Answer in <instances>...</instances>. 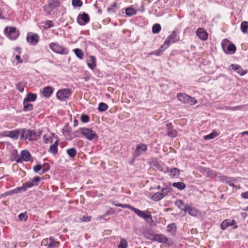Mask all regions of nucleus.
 Returning a JSON list of instances; mask_svg holds the SVG:
<instances>
[{
  "label": "nucleus",
  "instance_id": "1",
  "mask_svg": "<svg viewBox=\"0 0 248 248\" xmlns=\"http://www.w3.org/2000/svg\"><path fill=\"white\" fill-rule=\"evenodd\" d=\"M115 206L121 207L124 208L130 209L133 211L139 217L144 219L145 220L149 222V220L153 222V219L152 216L150 214L149 212L147 211H142L136 208L129 204H121L118 203V204H115Z\"/></svg>",
  "mask_w": 248,
  "mask_h": 248
},
{
  "label": "nucleus",
  "instance_id": "2",
  "mask_svg": "<svg viewBox=\"0 0 248 248\" xmlns=\"http://www.w3.org/2000/svg\"><path fill=\"white\" fill-rule=\"evenodd\" d=\"M21 140L33 141L37 140L41 135V132L36 133L34 131L26 129H21Z\"/></svg>",
  "mask_w": 248,
  "mask_h": 248
},
{
  "label": "nucleus",
  "instance_id": "3",
  "mask_svg": "<svg viewBox=\"0 0 248 248\" xmlns=\"http://www.w3.org/2000/svg\"><path fill=\"white\" fill-rule=\"evenodd\" d=\"M177 97L179 100L189 105H194L197 103V100L194 98L183 93L177 94Z\"/></svg>",
  "mask_w": 248,
  "mask_h": 248
},
{
  "label": "nucleus",
  "instance_id": "4",
  "mask_svg": "<svg viewBox=\"0 0 248 248\" xmlns=\"http://www.w3.org/2000/svg\"><path fill=\"white\" fill-rule=\"evenodd\" d=\"M4 31L7 37L11 40L16 39L19 35V32L15 27H6Z\"/></svg>",
  "mask_w": 248,
  "mask_h": 248
},
{
  "label": "nucleus",
  "instance_id": "5",
  "mask_svg": "<svg viewBox=\"0 0 248 248\" xmlns=\"http://www.w3.org/2000/svg\"><path fill=\"white\" fill-rule=\"evenodd\" d=\"M49 48L54 52L62 54H66L67 53V50L59 44L56 43H51L49 44Z\"/></svg>",
  "mask_w": 248,
  "mask_h": 248
},
{
  "label": "nucleus",
  "instance_id": "6",
  "mask_svg": "<svg viewBox=\"0 0 248 248\" xmlns=\"http://www.w3.org/2000/svg\"><path fill=\"white\" fill-rule=\"evenodd\" d=\"M80 130L81 134L89 140H92L94 139H97L98 138V136L95 132L91 129L81 128Z\"/></svg>",
  "mask_w": 248,
  "mask_h": 248
},
{
  "label": "nucleus",
  "instance_id": "7",
  "mask_svg": "<svg viewBox=\"0 0 248 248\" xmlns=\"http://www.w3.org/2000/svg\"><path fill=\"white\" fill-rule=\"evenodd\" d=\"M170 192V188H163L161 192L155 193L152 196V199L155 201H158L163 199Z\"/></svg>",
  "mask_w": 248,
  "mask_h": 248
},
{
  "label": "nucleus",
  "instance_id": "8",
  "mask_svg": "<svg viewBox=\"0 0 248 248\" xmlns=\"http://www.w3.org/2000/svg\"><path fill=\"white\" fill-rule=\"evenodd\" d=\"M34 186V184L33 183L32 181H29L26 182L25 184L23 185V186L20 187H17L16 188L10 191L9 193L10 194H14L18 193L22 191H25L26 190L27 188L31 187L32 186Z\"/></svg>",
  "mask_w": 248,
  "mask_h": 248
},
{
  "label": "nucleus",
  "instance_id": "9",
  "mask_svg": "<svg viewBox=\"0 0 248 248\" xmlns=\"http://www.w3.org/2000/svg\"><path fill=\"white\" fill-rule=\"evenodd\" d=\"M71 95V92L68 89L60 90L57 93V97L60 100H65Z\"/></svg>",
  "mask_w": 248,
  "mask_h": 248
},
{
  "label": "nucleus",
  "instance_id": "10",
  "mask_svg": "<svg viewBox=\"0 0 248 248\" xmlns=\"http://www.w3.org/2000/svg\"><path fill=\"white\" fill-rule=\"evenodd\" d=\"M39 37L38 34L33 33H28L27 36V42L31 45H35L39 42Z\"/></svg>",
  "mask_w": 248,
  "mask_h": 248
},
{
  "label": "nucleus",
  "instance_id": "11",
  "mask_svg": "<svg viewBox=\"0 0 248 248\" xmlns=\"http://www.w3.org/2000/svg\"><path fill=\"white\" fill-rule=\"evenodd\" d=\"M89 16L85 13L79 14L77 17V22L80 25H85L89 22Z\"/></svg>",
  "mask_w": 248,
  "mask_h": 248
},
{
  "label": "nucleus",
  "instance_id": "12",
  "mask_svg": "<svg viewBox=\"0 0 248 248\" xmlns=\"http://www.w3.org/2000/svg\"><path fill=\"white\" fill-rule=\"evenodd\" d=\"M31 155L30 153L27 150H23L21 153V157H16V161L17 162H21L22 160L28 161L31 159Z\"/></svg>",
  "mask_w": 248,
  "mask_h": 248
},
{
  "label": "nucleus",
  "instance_id": "13",
  "mask_svg": "<svg viewBox=\"0 0 248 248\" xmlns=\"http://www.w3.org/2000/svg\"><path fill=\"white\" fill-rule=\"evenodd\" d=\"M59 4V1H49L48 4L44 6V9L47 13L49 14L54 8L58 7Z\"/></svg>",
  "mask_w": 248,
  "mask_h": 248
},
{
  "label": "nucleus",
  "instance_id": "14",
  "mask_svg": "<svg viewBox=\"0 0 248 248\" xmlns=\"http://www.w3.org/2000/svg\"><path fill=\"white\" fill-rule=\"evenodd\" d=\"M147 150V146L143 143H140L136 147L134 155L135 157L138 156L145 152Z\"/></svg>",
  "mask_w": 248,
  "mask_h": 248
},
{
  "label": "nucleus",
  "instance_id": "15",
  "mask_svg": "<svg viewBox=\"0 0 248 248\" xmlns=\"http://www.w3.org/2000/svg\"><path fill=\"white\" fill-rule=\"evenodd\" d=\"M21 129L5 132L4 135L14 140H17L19 136L21 137Z\"/></svg>",
  "mask_w": 248,
  "mask_h": 248
},
{
  "label": "nucleus",
  "instance_id": "16",
  "mask_svg": "<svg viewBox=\"0 0 248 248\" xmlns=\"http://www.w3.org/2000/svg\"><path fill=\"white\" fill-rule=\"evenodd\" d=\"M236 222L234 220L226 219L223 221L221 224L220 228L222 230H224L226 229L228 226H233L234 229H236L237 227V225H235Z\"/></svg>",
  "mask_w": 248,
  "mask_h": 248
},
{
  "label": "nucleus",
  "instance_id": "17",
  "mask_svg": "<svg viewBox=\"0 0 248 248\" xmlns=\"http://www.w3.org/2000/svg\"><path fill=\"white\" fill-rule=\"evenodd\" d=\"M49 243H48L47 241L48 239H46V240H43L42 243L44 245H47L48 248H52L58 247L59 245V242H56L53 239V237H50L49 238Z\"/></svg>",
  "mask_w": 248,
  "mask_h": 248
},
{
  "label": "nucleus",
  "instance_id": "18",
  "mask_svg": "<svg viewBox=\"0 0 248 248\" xmlns=\"http://www.w3.org/2000/svg\"><path fill=\"white\" fill-rule=\"evenodd\" d=\"M197 35L202 40H206L208 38V34L202 28H199L196 31Z\"/></svg>",
  "mask_w": 248,
  "mask_h": 248
},
{
  "label": "nucleus",
  "instance_id": "19",
  "mask_svg": "<svg viewBox=\"0 0 248 248\" xmlns=\"http://www.w3.org/2000/svg\"><path fill=\"white\" fill-rule=\"evenodd\" d=\"M167 128V135L170 137L174 138L177 135V132L172 129V124L171 123H168L166 124Z\"/></svg>",
  "mask_w": 248,
  "mask_h": 248
},
{
  "label": "nucleus",
  "instance_id": "20",
  "mask_svg": "<svg viewBox=\"0 0 248 248\" xmlns=\"http://www.w3.org/2000/svg\"><path fill=\"white\" fill-rule=\"evenodd\" d=\"M154 240L160 243H166L168 239L167 237L162 234H156L154 237Z\"/></svg>",
  "mask_w": 248,
  "mask_h": 248
},
{
  "label": "nucleus",
  "instance_id": "21",
  "mask_svg": "<svg viewBox=\"0 0 248 248\" xmlns=\"http://www.w3.org/2000/svg\"><path fill=\"white\" fill-rule=\"evenodd\" d=\"M53 92V90L52 88L49 86H47L43 89L42 90V94L44 96L48 97L52 94Z\"/></svg>",
  "mask_w": 248,
  "mask_h": 248
},
{
  "label": "nucleus",
  "instance_id": "22",
  "mask_svg": "<svg viewBox=\"0 0 248 248\" xmlns=\"http://www.w3.org/2000/svg\"><path fill=\"white\" fill-rule=\"evenodd\" d=\"M88 66L92 69H94L96 65V59L94 56H90L87 62Z\"/></svg>",
  "mask_w": 248,
  "mask_h": 248
},
{
  "label": "nucleus",
  "instance_id": "23",
  "mask_svg": "<svg viewBox=\"0 0 248 248\" xmlns=\"http://www.w3.org/2000/svg\"><path fill=\"white\" fill-rule=\"evenodd\" d=\"M175 205L182 211H186L187 205L184 204V202L181 200H177L175 202Z\"/></svg>",
  "mask_w": 248,
  "mask_h": 248
},
{
  "label": "nucleus",
  "instance_id": "24",
  "mask_svg": "<svg viewBox=\"0 0 248 248\" xmlns=\"http://www.w3.org/2000/svg\"><path fill=\"white\" fill-rule=\"evenodd\" d=\"M231 66L232 67V68L237 72V73H238L240 75H245L246 72L241 67L237 64H232Z\"/></svg>",
  "mask_w": 248,
  "mask_h": 248
},
{
  "label": "nucleus",
  "instance_id": "25",
  "mask_svg": "<svg viewBox=\"0 0 248 248\" xmlns=\"http://www.w3.org/2000/svg\"><path fill=\"white\" fill-rule=\"evenodd\" d=\"M59 144V140H56L54 143L50 146L49 148V151L51 153L54 154H56L58 152V145Z\"/></svg>",
  "mask_w": 248,
  "mask_h": 248
},
{
  "label": "nucleus",
  "instance_id": "26",
  "mask_svg": "<svg viewBox=\"0 0 248 248\" xmlns=\"http://www.w3.org/2000/svg\"><path fill=\"white\" fill-rule=\"evenodd\" d=\"M186 212H187L190 215L192 216H195L197 214L196 209L190 205H187Z\"/></svg>",
  "mask_w": 248,
  "mask_h": 248
},
{
  "label": "nucleus",
  "instance_id": "27",
  "mask_svg": "<svg viewBox=\"0 0 248 248\" xmlns=\"http://www.w3.org/2000/svg\"><path fill=\"white\" fill-rule=\"evenodd\" d=\"M172 186L180 190H183L186 187V185L181 182L173 183Z\"/></svg>",
  "mask_w": 248,
  "mask_h": 248
},
{
  "label": "nucleus",
  "instance_id": "28",
  "mask_svg": "<svg viewBox=\"0 0 248 248\" xmlns=\"http://www.w3.org/2000/svg\"><path fill=\"white\" fill-rule=\"evenodd\" d=\"M37 97L36 94H28L27 97L24 99L25 102H29L30 101H34Z\"/></svg>",
  "mask_w": 248,
  "mask_h": 248
},
{
  "label": "nucleus",
  "instance_id": "29",
  "mask_svg": "<svg viewBox=\"0 0 248 248\" xmlns=\"http://www.w3.org/2000/svg\"><path fill=\"white\" fill-rule=\"evenodd\" d=\"M137 10L132 7L127 8L125 9V13L128 16H132L136 14Z\"/></svg>",
  "mask_w": 248,
  "mask_h": 248
},
{
  "label": "nucleus",
  "instance_id": "30",
  "mask_svg": "<svg viewBox=\"0 0 248 248\" xmlns=\"http://www.w3.org/2000/svg\"><path fill=\"white\" fill-rule=\"evenodd\" d=\"M53 137L54 135L52 134H46L44 136V141L46 143H51L53 140Z\"/></svg>",
  "mask_w": 248,
  "mask_h": 248
},
{
  "label": "nucleus",
  "instance_id": "31",
  "mask_svg": "<svg viewBox=\"0 0 248 248\" xmlns=\"http://www.w3.org/2000/svg\"><path fill=\"white\" fill-rule=\"evenodd\" d=\"M235 46L232 44H230L229 46H227L226 53H234L236 51Z\"/></svg>",
  "mask_w": 248,
  "mask_h": 248
},
{
  "label": "nucleus",
  "instance_id": "32",
  "mask_svg": "<svg viewBox=\"0 0 248 248\" xmlns=\"http://www.w3.org/2000/svg\"><path fill=\"white\" fill-rule=\"evenodd\" d=\"M180 170L177 168H173L170 171V175L171 177H177L179 176Z\"/></svg>",
  "mask_w": 248,
  "mask_h": 248
},
{
  "label": "nucleus",
  "instance_id": "33",
  "mask_svg": "<svg viewBox=\"0 0 248 248\" xmlns=\"http://www.w3.org/2000/svg\"><path fill=\"white\" fill-rule=\"evenodd\" d=\"M248 29V22L243 21L241 24V30L244 33H247V30Z\"/></svg>",
  "mask_w": 248,
  "mask_h": 248
},
{
  "label": "nucleus",
  "instance_id": "34",
  "mask_svg": "<svg viewBox=\"0 0 248 248\" xmlns=\"http://www.w3.org/2000/svg\"><path fill=\"white\" fill-rule=\"evenodd\" d=\"M75 55L80 59H82L83 58V52L81 49L76 48L74 50Z\"/></svg>",
  "mask_w": 248,
  "mask_h": 248
},
{
  "label": "nucleus",
  "instance_id": "35",
  "mask_svg": "<svg viewBox=\"0 0 248 248\" xmlns=\"http://www.w3.org/2000/svg\"><path fill=\"white\" fill-rule=\"evenodd\" d=\"M230 44V42L228 39H224L222 41L221 43L222 47L225 52H226L227 46H229Z\"/></svg>",
  "mask_w": 248,
  "mask_h": 248
},
{
  "label": "nucleus",
  "instance_id": "36",
  "mask_svg": "<svg viewBox=\"0 0 248 248\" xmlns=\"http://www.w3.org/2000/svg\"><path fill=\"white\" fill-rule=\"evenodd\" d=\"M108 106L106 104L101 102V103H99V107H98V109L99 111L103 112V111L106 110L108 109Z\"/></svg>",
  "mask_w": 248,
  "mask_h": 248
},
{
  "label": "nucleus",
  "instance_id": "37",
  "mask_svg": "<svg viewBox=\"0 0 248 248\" xmlns=\"http://www.w3.org/2000/svg\"><path fill=\"white\" fill-rule=\"evenodd\" d=\"M166 49L164 47H162V46H161L158 49L156 50L155 51L151 52L150 53H149V55H155L158 56V55H160Z\"/></svg>",
  "mask_w": 248,
  "mask_h": 248
},
{
  "label": "nucleus",
  "instance_id": "38",
  "mask_svg": "<svg viewBox=\"0 0 248 248\" xmlns=\"http://www.w3.org/2000/svg\"><path fill=\"white\" fill-rule=\"evenodd\" d=\"M24 110L25 111L31 110L33 108V106L31 104L29 103L28 102H25V100H24Z\"/></svg>",
  "mask_w": 248,
  "mask_h": 248
},
{
  "label": "nucleus",
  "instance_id": "39",
  "mask_svg": "<svg viewBox=\"0 0 248 248\" xmlns=\"http://www.w3.org/2000/svg\"><path fill=\"white\" fill-rule=\"evenodd\" d=\"M161 30V26L159 24H155L152 28V31L154 33H157Z\"/></svg>",
  "mask_w": 248,
  "mask_h": 248
},
{
  "label": "nucleus",
  "instance_id": "40",
  "mask_svg": "<svg viewBox=\"0 0 248 248\" xmlns=\"http://www.w3.org/2000/svg\"><path fill=\"white\" fill-rule=\"evenodd\" d=\"M67 153L70 157H73L76 155L77 151L74 148H70L67 150Z\"/></svg>",
  "mask_w": 248,
  "mask_h": 248
},
{
  "label": "nucleus",
  "instance_id": "41",
  "mask_svg": "<svg viewBox=\"0 0 248 248\" xmlns=\"http://www.w3.org/2000/svg\"><path fill=\"white\" fill-rule=\"evenodd\" d=\"M217 136V134L216 132H213L211 134L205 136L204 138L205 140H211L214 139Z\"/></svg>",
  "mask_w": 248,
  "mask_h": 248
},
{
  "label": "nucleus",
  "instance_id": "42",
  "mask_svg": "<svg viewBox=\"0 0 248 248\" xmlns=\"http://www.w3.org/2000/svg\"><path fill=\"white\" fill-rule=\"evenodd\" d=\"M224 181H225L226 182V183L229 185L230 186H234V180L233 179L224 177Z\"/></svg>",
  "mask_w": 248,
  "mask_h": 248
},
{
  "label": "nucleus",
  "instance_id": "43",
  "mask_svg": "<svg viewBox=\"0 0 248 248\" xmlns=\"http://www.w3.org/2000/svg\"><path fill=\"white\" fill-rule=\"evenodd\" d=\"M171 42V39L168 37L163 45H162L161 46H162V47H164L165 49H166L169 46Z\"/></svg>",
  "mask_w": 248,
  "mask_h": 248
},
{
  "label": "nucleus",
  "instance_id": "44",
  "mask_svg": "<svg viewBox=\"0 0 248 248\" xmlns=\"http://www.w3.org/2000/svg\"><path fill=\"white\" fill-rule=\"evenodd\" d=\"M176 36V32L173 31L168 36L170 39H171V42L174 43L176 41V39H175V37Z\"/></svg>",
  "mask_w": 248,
  "mask_h": 248
},
{
  "label": "nucleus",
  "instance_id": "45",
  "mask_svg": "<svg viewBox=\"0 0 248 248\" xmlns=\"http://www.w3.org/2000/svg\"><path fill=\"white\" fill-rule=\"evenodd\" d=\"M127 242L124 239L121 240L119 246V248H126L127 247Z\"/></svg>",
  "mask_w": 248,
  "mask_h": 248
},
{
  "label": "nucleus",
  "instance_id": "46",
  "mask_svg": "<svg viewBox=\"0 0 248 248\" xmlns=\"http://www.w3.org/2000/svg\"><path fill=\"white\" fill-rule=\"evenodd\" d=\"M16 88L19 91L22 92L24 91V85L23 83L19 82L16 84Z\"/></svg>",
  "mask_w": 248,
  "mask_h": 248
},
{
  "label": "nucleus",
  "instance_id": "47",
  "mask_svg": "<svg viewBox=\"0 0 248 248\" xmlns=\"http://www.w3.org/2000/svg\"><path fill=\"white\" fill-rule=\"evenodd\" d=\"M81 120L83 123H87L89 121V118L86 115L82 114L81 116Z\"/></svg>",
  "mask_w": 248,
  "mask_h": 248
},
{
  "label": "nucleus",
  "instance_id": "48",
  "mask_svg": "<svg viewBox=\"0 0 248 248\" xmlns=\"http://www.w3.org/2000/svg\"><path fill=\"white\" fill-rule=\"evenodd\" d=\"M72 5L74 7H81L82 5V1H72Z\"/></svg>",
  "mask_w": 248,
  "mask_h": 248
},
{
  "label": "nucleus",
  "instance_id": "49",
  "mask_svg": "<svg viewBox=\"0 0 248 248\" xmlns=\"http://www.w3.org/2000/svg\"><path fill=\"white\" fill-rule=\"evenodd\" d=\"M49 169V166L47 164H45L43 167L42 173H44Z\"/></svg>",
  "mask_w": 248,
  "mask_h": 248
},
{
  "label": "nucleus",
  "instance_id": "50",
  "mask_svg": "<svg viewBox=\"0 0 248 248\" xmlns=\"http://www.w3.org/2000/svg\"><path fill=\"white\" fill-rule=\"evenodd\" d=\"M40 180H41V178L37 176V177H34L32 180V181L33 183L34 184V185H37L38 182L40 181Z\"/></svg>",
  "mask_w": 248,
  "mask_h": 248
},
{
  "label": "nucleus",
  "instance_id": "51",
  "mask_svg": "<svg viewBox=\"0 0 248 248\" xmlns=\"http://www.w3.org/2000/svg\"><path fill=\"white\" fill-rule=\"evenodd\" d=\"M46 28H50L53 26L52 22L50 20H47L45 23Z\"/></svg>",
  "mask_w": 248,
  "mask_h": 248
},
{
  "label": "nucleus",
  "instance_id": "52",
  "mask_svg": "<svg viewBox=\"0 0 248 248\" xmlns=\"http://www.w3.org/2000/svg\"><path fill=\"white\" fill-rule=\"evenodd\" d=\"M18 217L20 220H26L27 218L26 215L24 213H21L19 215Z\"/></svg>",
  "mask_w": 248,
  "mask_h": 248
},
{
  "label": "nucleus",
  "instance_id": "53",
  "mask_svg": "<svg viewBox=\"0 0 248 248\" xmlns=\"http://www.w3.org/2000/svg\"><path fill=\"white\" fill-rule=\"evenodd\" d=\"M91 217L83 216L81 218V220L83 222H89L91 220Z\"/></svg>",
  "mask_w": 248,
  "mask_h": 248
},
{
  "label": "nucleus",
  "instance_id": "54",
  "mask_svg": "<svg viewBox=\"0 0 248 248\" xmlns=\"http://www.w3.org/2000/svg\"><path fill=\"white\" fill-rule=\"evenodd\" d=\"M41 168L42 166L41 165H37L36 166L34 167L33 170L35 172H37L41 170Z\"/></svg>",
  "mask_w": 248,
  "mask_h": 248
},
{
  "label": "nucleus",
  "instance_id": "55",
  "mask_svg": "<svg viewBox=\"0 0 248 248\" xmlns=\"http://www.w3.org/2000/svg\"><path fill=\"white\" fill-rule=\"evenodd\" d=\"M15 58L17 60L16 64L22 63L23 61L21 60V59L20 58V57L19 55H16L15 57Z\"/></svg>",
  "mask_w": 248,
  "mask_h": 248
},
{
  "label": "nucleus",
  "instance_id": "56",
  "mask_svg": "<svg viewBox=\"0 0 248 248\" xmlns=\"http://www.w3.org/2000/svg\"><path fill=\"white\" fill-rule=\"evenodd\" d=\"M241 195L244 199H248V191L242 193Z\"/></svg>",
  "mask_w": 248,
  "mask_h": 248
},
{
  "label": "nucleus",
  "instance_id": "57",
  "mask_svg": "<svg viewBox=\"0 0 248 248\" xmlns=\"http://www.w3.org/2000/svg\"><path fill=\"white\" fill-rule=\"evenodd\" d=\"M168 228L170 229H174L175 228V225L174 224H171L168 225Z\"/></svg>",
  "mask_w": 248,
  "mask_h": 248
},
{
  "label": "nucleus",
  "instance_id": "58",
  "mask_svg": "<svg viewBox=\"0 0 248 248\" xmlns=\"http://www.w3.org/2000/svg\"><path fill=\"white\" fill-rule=\"evenodd\" d=\"M15 50H16V51L18 52H19V53H20V48H19V47H16V48H15Z\"/></svg>",
  "mask_w": 248,
  "mask_h": 248
},
{
  "label": "nucleus",
  "instance_id": "59",
  "mask_svg": "<svg viewBox=\"0 0 248 248\" xmlns=\"http://www.w3.org/2000/svg\"><path fill=\"white\" fill-rule=\"evenodd\" d=\"M241 135H248V131H244V132H243L241 133Z\"/></svg>",
  "mask_w": 248,
  "mask_h": 248
},
{
  "label": "nucleus",
  "instance_id": "60",
  "mask_svg": "<svg viewBox=\"0 0 248 248\" xmlns=\"http://www.w3.org/2000/svg\"><path fill=\"white\" fill-rule=\"evenodd\" d=\"M244 211H248V206L246 208L243 209Z\"/></svg>",
  "mask_w": 248,
  "mask_h": 248
},
{
  "label": "nucleus",
  "instance_id": "61",
  "mask_svg": "<svg viewBox=\"0 0 248 248\" xmlns=\"http://www.w3.org/2000/svg\"><path fill=\"white\" fill-rule=\"evenodd\" d=\"M161 188V187L160 186H157L156 187L157 189H160Z\"/></svg>",
  "mask_w": 248,
  "mask_h": 248
},
{
  "label": "nucleus",
  "instance_id": "62",
  "mask_svg": "<svg viewBox=\"0 0 248 248\" xmlns=\"http://www.w3.org/2000/svg\"><path fill=\"white\" fill-rule=\"evenodd\" d=\"M167 171H169V169L166 168L165 170H164V172H166Z\"/></svg>",
  "mask_w": 248,
  "mask_h": 248
},
{
  "label": "nucleus",
  "instance_id": "63",
  "mask_svg": "<svg viewBox=\"0 0 248 248\" xmlns=\"http://www.w3.org/2000/svg\"><path fill=\"white\" fill-rule=\"evenodd\" d=\"M113 6H116V3H114L113 5Z\"/></svg>",
  "mask_w": 248,
  "mask_h": 248
},
{
  "label": "nucleus",
  "instance_id": "64",
  "mask_svg": "<svg viewBox=\"0 0 248 248\" xmlns=\"http://www.w3.org/2000/svg\"><path fill=\"white\" fill-rule=\"evenodd\" d=\"M112 203H113L114 205L116 204V202H113Z\"/></svg>",
  "mask_w": 248,
  "mask_h": 248
}]
</instances>
